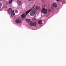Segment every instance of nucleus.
I'll use <instances>...</instances> for the list:
<instances>
[{
  "label": "nucleus",
  "instance_id": "1",
  "mask_svg": "<svg viewBox=\"0 0 66 66\" xmlns=\"http://www.w3.org/2000/svg\"><path fill=\"white\" fill-rule=\"evenodd\" d=\"M38 10V7H36V9H33V10L30 13V14L31 16H34L36 12H37V10Z\"/></svg>",
  "mask_w": 66,
  "mask_h": 66
},
{
  "label": "nucleus",
  "instance_id": "2",
  "mask_svg": "<svg viewBox=\"0 0 66 66\" xmlns=\"http://www.w3.org/2000/svg\"><path fill=\"white\" fill-rule=\"evenodd\" d=\"M29 24L30 26H32L33 27H34L36 26L37 23L35 22H30L29 23Z\"/></svg>",
  "mask_w": 66,
  "mask_h": 66
},
{
  "label": "nucleus",
  "instance_id": "3",
  "mask_svg": "<svg viewBox=\"0 0 66 66\" xmlns=\"http://www.w3.org/2000/svg\"><path fill=\"white\" fill-rule=\"evenodd\" d=\"M42 13H43L44 14H47L48 13V11L47 9L44 8L42 9Z\"/></svg>",
  "mask_w": 66,
  "mask_h": 66
},
{
  "label": "nucleus",
  "instance_id": "4",
  "mask_svg": "<svg viewBox=\"0 0 66 66\" xmlns=\"http://www.w3.org/2000/svg\"><path fill=\"white\" fill-rule=\"evenodd\" d=\"M34 7H33L32 8H31V9L30 10L27 11L26 13V16H27V14H28V13H29V12H31V11L32 10V9H34Z\"/></svg>",
  "mask_w": 66,
  "mask_h": 66
},
{
  "label": "nucleus",
  "instance_id": "5",
  "mask_svg": "<svg viewBox=\"0 0 66 66\" xmlns=\"http://www.w3.org/2000/svg\"><path fill=\"white\" fill-rule=\"evenodd\" d=\"M26 16H27V15H26V14H22L21 16V18H22V19H23V18L24 19V18H25V17H26Z\"/></svg>",
  "mask_w": 66,
  "mask_h": 66
},
{
  "label": "nucleus",
  "instance_id": "6",
  "mask_svg": "<svg viewBox=\"0 0 66 66\" xmlns=\"http://www.w3.org/2000/svg\"><path fill=\"white\" fill-rule=\"evenodd\" d=\"M12 12V9L11 8L9 9L8 10V13L9 14H11Z\"/></svg>",
  "mask_w": 66,
  "mask_h": 66
},
{
  "label": "nucleus",
  "instance_id": "7",
  "mask_svg": "<svg viewBox=\"0 0 66 66\" xmlns=\"http://www.w3.org/2000/svg\"><path fill=\"white\" fill-rule=\"evenodd\" d=\"M15 22L16 23H19L21 22V20L19 19H18L15 21Z\"/></svg>",
  "mask_w": 66,
  "mask_h": 66
},
{
  "label": "nucleus",
  "instance_id": "8",
  "mask_svg": "<svg viewBox=\"0 0 66 66\" xmlns=\"http://www.w3.org/2000/svg\"><path fill=\"white\" fill-rule=\"evenodd\" d=\"M53 7H57V5L56 3H54L53 4Z\"/></svg>",
  "mask_w": 66,
  "mask_h": 66
},
{
  "label": "nucleus",
  "instance_id": "9",
  "mask_svg": "<svg viewBox=\"0 0 66 66\" xmlns=\"http://www.w3.org/2000/svg\"><path fill=\"white\" fill-rule=\"evenodd\" d=\"M15 15V13L14 11H13L11 12V16H14Z\"/></svg>",
  "mask_w": 66,
  "mask_h": 66
},
{
  "label": "nucleus",
  "instance_id": "10",
  "mask_svg": "<svg viewBox=\"0 0 66 66\" xmlns=\"http://www.w3.org/2000/svg\"><path fill=\"white\" fill-rule=\"evenodd\" d=\"M17 3L18 5H20L21 4V2L20 1H17Z\"/></svg>",
  "mask_w": 66,
  "mask_h": 66
},
{
  "label": "nucleus",
  "instance_id": "11",
  "mask_svg": "<svg viewBox=\"0 0 66 66\" xmlns=\"http://www.w3.org/2000/svg\"><path fill=\"white\" fill-rule=\"evenodd\" d=\"M38 23L39 24H42V21H39Z\"/></svg>",
  "mask_w": 66,
  "mask_h": 66
},
{
  "label": "nucleus",
  "instance_id": "12",
  "mask_svg": "<svg viewBox=\"0 0 66 66\" xmlns=\"http://www.w3.org/2000/svg\"><path fill=\"white\" fill-rule=\"evenodd\" d=\"M26 21L27 22H29V21H30V20L27 19H26Z\"/></svg>",
  "mask_w": 66,
  "mask_h": 66
},
{
  "label": "nucleus",
  "instance_id": "13",
  "mask_svg": "<svg viewBox=\"0 0 66 66\" xmlns=\"http://www.w3.org/2000/svg\"><path fill=\"white\" fill-rule=\"evenodd\" d=\"M13 2V1L12 0H10L9 2V4H11Z\"/></svg>",
  "mask_w": 66,
  "mask_h": 66
},
{
  "label": "nucleus",
  "instance_id": "14",
  "mask_svg": "<svg viewBox=\"0 0 66 66\" xmlns=\"http://www.w3.org/2000/svg\"><path fill=\"white\" fill-rule=\"evenodd\" d=\"M2 4H1V3H0V9L1 8V6H2Z\"/></svg>",
  "mask_w": 66,
  "mask_h": 66
},
{
  "label": "nucleus",
  "instance_id": "15",
  "mask_svg": "<svg viewBox=\"0 0 66 66\" xmlns=\"http://www.w3.org/2000/svg\"><path fill=\"white\" fill-rule=\"evenodd\" d=\"M28 1H31V0H28Z\"/></svg>",
  "mask_w": 66,
  "mask_h": 66
},
{
  "label": "nucleus",
  "instance_id": "16",
  "mask_svg": "<svg viewBox=\"0 0 66 66\" xmlns=\"http://www.w3.org/2000/svg\"><path fill=\"white\" fill-rule=\"evenodd\" d=\"M56 0V1H59L60 0Z\"/></svg>",
  "mask_w": 66,
  "mask_h": 66
}]
</instances>
